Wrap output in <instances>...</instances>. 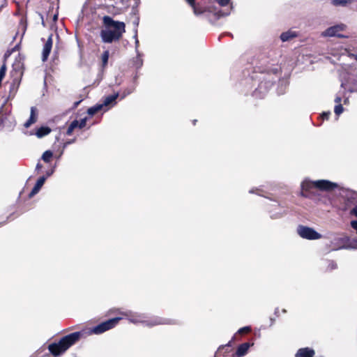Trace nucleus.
<instances>
[{
	"label": "nucleus",
	"instance_id": "obj_8",
	"mask_svg": "<svg viewBox=\"0 0 357 357\" xmlns=\"http://www.w3.org/2000/svg\"><path fill=\"white\" fill-rule=\"evenodd\" d=\"M337 183L327 180L314 181V188H318L321 190H331L337 188Z\"/></svg>",
	"mask_w": 357,
	"mask_h": 357
},
{
	"label": "nucleus",
	"instance_id": "obj_30",
	"mask_svg": "<svg viewBox=\"0 0 357 357\" xmlns=\"http://www.w3.org/2000/svg\"><path fill=\"white\" fill-rule=\"evenodd\" d=\"M133 62L136 68H141V66L143 64V60L142 59V58L139 57L135 58Z\"/></svg>",
	"mask_w": 357,
	"mask_h": 357
},
{
	"label": "nucleus",
	"instance_id": "obj_19",
	"mask_svg": "<svg viewBox=\"0 0 357 357\" xmlns=\"http://www.w3.org/2000/svg\"><path fill=\"white\" fill-rule=\"evenodd\" d=\"M51 131V128L48 126H41L36 130V135L38 138H42L50 134Z\"/></svg>",
	"mask_w": 357,
	"mask_h": 357
},
{
	"label": "nucleus",
	"instance_id": "obj_34",
	"mask_svg": "<svg viewBox=\"0 0 357 357\" xmlns=\"http://www.w3.org/2000/svg\"><path fill=\"white\" fill-rule=\"evenodd\" d=\"M328 268H330V270L335 269L337 268L336 263L334 261H330L328 264Z\"/></svg>",
	"mask_w": 357,
	"mask_h": 357
},
{
	"label": "nucleus",
	"instance_id": "obj_2",
	"mask_svg": "<svg viewBox=\"0 0 357 357\" xmlns=\"http://www.w3.org/2000/svg\"><path fill=\"white\" fill-rule=\"evenodd\" d=\"M111 312L116 313L123 317L128 318L132 323H143L149 327H153L158 325H174L177 324L178 321L175 319H165L159 317H155L150 320H142L140 315H132L130 312H121L118 309L111 310Z\"/></svg>",
	"mask_w": 357,
	"mask_h": 357
},
{
	"label": "nucleus",
	"instance_id": "obj_18",
	"mask_svg": "<svg viewBox=\"0 0 357 357\" xmlns=\"http://www.w3.org/2000/svg\"><path fill=\"white\" fill-rule=\"evenodd\" d=\"M296 357H312V349L307 347L299 349Z\"/></svg>",
	"mask_w": 357,
	"mask_h": 357
},
{
	"label": "nucleus",
	"instance_id": "obj_48",
	"mask_svg": "<svg viewBox=\"0 0 357 357\" xmlns=\"http://www.w3.org/2000/svg\"><path fill=\"white\" fill-rule=\"evenodd\" d=\"M139 44V40H136V45H137Z\"/></svg>",
	"mask_w": 357,
	"mask_h": 357
},
{
	"label": "nucleus",
	"instance_id": "obj_41",
	"mask_svg": "<svg viewBox=\"0 0 357 357\" xmlns=\"http://www.w3.org/2000/svg\"><path fill=\"white\" fill-rule=\"evenodd\" d=\"M75 141V139H74L73 140H70L69 142L64 143L63 147L65 148L68 144H70L74 142Z\"/></svg>",
	"mask_w": 357,
	"mask_h": 357
},
{
	"label": "nucleus",
	"instance_id": "obj_42",
	"mask_svg": "<svg viewBox=\"0 0 357 357\" xmlns=\"http://www.w3.org/2000/svg\"><path fill=\"white\" fill-rule=\"evenodd\" d=\"M3 124V115H0V126Z\"/></svg>",
	"mask_w": 357,
	"mask_h": 357
},
{
	"label": "nucleus",
	"instance_id": "obj_7",
	"mask_svg": "<svg viewBox=\"0 0 357 357\" xmlns=\"http://www.w3.org/2000/svg\"><path fill=\"white\" fill-rule=\"evenodd\" d=\"M27 29V19L26 16L22 15L20 20L17 30L13 37V40H15L19 35H20V40H22Z\"/></svg>",
	"mask_w": 357,
	"mask_h": 357
},
{
	"label": "nucleus",
	"instance_id": "obj_35",
	"mask_svg": "<svg viewBox=\"0 0 357 357\" xmlns=\"http://www.w3.org/2000/svg\"><path fill=\"white\" fill-rule=\"evenodd\" d=\"M351 215H354L357 218V205L355 206L350 211Z\"/></svg>",
	"mask_w": 357,
	"mask_h": 357
},
{
	"label": "nucleus",
	"instance_id": "obj_29",
	"mask_svg": "<svg viewBox=\"0 0 357 357\" xmlns=\"http://www.w3.org/2000/svg\"><path fill=\"white\" fill-rule=\"evenodd\" d=\"M225 349V347H220L215 353V357H234V355L222 356V351Z\"/></svg>",
	"mask_w": 357,
	"mask_h": 357
},
{
	"label": "nucleus",
	"instance_id": "obj_6",
	"mask_svg": "<svg viewBox=\"0 0 357 357\" xmlns=\"http://www.w3.org/2000/svg\"><path fill=\"white\" fill-rule=\"evenodd\" d=\"M346 25L344 24H339L327 29L324 32L322 33L324 36H337L338 38H347V36L340 33L345 29Z\"/></svg>",
	"mask_w": 357,
	"mask_h": 357
},
{
	"label": "nucleus",
	"instance_id": "obj_44",
	"mask_svg": "<svg viewBox=\"0 0 357 357\" xmlns=\"http://www.w3.org/2000/svg\"><path fill=\"white\" fill-rule=\"evenodd\" d=\"M130 93H131V91H128L126 93L124 92L123 95L122 96V98H123L124 97H126L127 95L130 94Z\"/></svg>",
	"mask_w": 357,
	"mask_h": 357
},
{
	"label": "nucleus",
	"instance_id": "obj_5",
	"mask_svg": "<svg viewBox=\"0 0 357 357\" xmlns=\"http://www.w3.org/2000/svg\"><path fill=\"white\" fill-rule=\"evenodd\" d=\"M83 336V331H77L62 337L59 342L66 351L70 347L78 342Z\"/></svg>",
	"mask_w": 357,
	"mask_h": 357
},
{
	"label": "nucleus",
	"instance_id": "obj_28",
	"mask_svg": "<svg viewBox=\"0 0 357 357\" xmlns=\"http://www.w3.org/2000/svg\"><path fill=\"white\" fill-rule=\"evenodd\" d=\"M15 82H13L10 86L9 96H14L17 92V86H15Z\"/></svg>",
	"mask_w": 357,
	"mask_h": 357
},
{
	"label": "nucleus",
	"instance_id": "obj_26",
	"mask_svg": "<svg viewBox=\"0 0 357 357\" xmlns=\"http://www.w3.org/2000/svg\"><path fill=\"white\" fill-rule=\"evenodd\" d=\"M53 153L50 151H45L42 155V160L45 162H50L52 158Z\"/></svg>",
	"mask_w": 357,
	"mask_h": 357
},
{
	"label": "nucleus",
	"instance_id": "obj_45",
	"mask_svg": "<svg viewBox=\"0 0 357 357\" xmlns=\"http://www.w3.org/2000/svg\"><path fill=\"white\" fill-rule=\"evenodd\" d=\"M57 19H58V15H54V17H53V20L54 22L57 21Z\"/></svg>",
	"mask_w": 357,
	"mask_h": 357
},
{
	"label": "nucleus",
	"instance_id": "obj_23",
	"mask_svg": "<svg viewBox=\"0 0 357 357\" xmlns=\"http://www.w3.org/2000/svg\"><path fill=\"white\" fill-rule=\"evenodd\" d=\"M75 128H79V121L77 120H74L70 123L66 130V135H71Z\"/></svg>",
	"mask_w": 357,
	"mask_h": 357
},
{
	"label": "nucleus",
	"instance_id": "obj_33",
	"mask_svg": "<svg viewBox=\"0 0 357 357\" xmlns=\"http://www.w3.org/2000/svg\"><path fill=\"white\" fill-rule=\"evenodd\" d=\"M230 0H216V2L221 6H225L229 3Z\"/></svg>",
	"mask_w": 357,
	"mask_h": 357
},
{
	"label": "nucleus",
	"instance_id": "obj_1",
	"mask_svg": "<svg viewBox=\"0 0 357 357\" xmlns=\"http://www.w3.org/2000/svg\"><path fill=\"white\" fill-rule=\"evenodd\" d=\"M102 21V27L100 32L102 41L105 43L119 41L126 32V24L123 22L116 21L109 15H105Z\"/></svg>",
	"mask_w": 357,
	"mask_h": 357
},
{
	"label": "nucleus",
	"instance_id": "obj_40",
	"mask_svg": "<svg viewBox=\"0 0 357 357\" xmlns=\"http://www.w3.org/2000/svg\"><path fill=\"white\" fill-rule=\"evenodd\" d=\"M190 6H192L194 3L195 2V0H185Z\"/></svg>",
	"mask_w": 357,
	"mask_h": 357
},
{
	"label": "nucleus",
	"instance_id": "obj_25",
	"mask_svg": "<svg viewBox=\"0 0 357 357\" xmlns=\"http://www.w3.org/2000/svg\"><path fill=\"white\" fill-rule=\"evenodd\" d=\"M231 342H229L226 345H222V347H225V349L222 351V356H227V355H234L235 354L232 353V349H231Z\"/></svg>",
	"mask_w": 357,
	"mask_h": 357
},
{
	"label": "nucleus",
	"instance_id": "obj_12",
	"mask_svg": "<svg viewBox=\"0 0 357 357\" xmlns=\"http://www.w3.org/2000/svg\"><path fill=\"white\" fill-rule=\"evenodd\" d=\"M297 232L303 238L312 240V228L300 225L297 227Z\"/></svg>",
	"mask_w": 357,
	"mask_h": 357
},
{
	"label": "nucleus",
	"instance_id": "obj_20",
	"mask_svg": "<svg viewBox=\"0 0 357 357\" xmlns=\"http://www.w3.org/2000/svg\"><path fill=\"white\" fill-rule=\"evenodd\" d=\"M252 331V328L250 326H244L241 328L237 333L234 335L231 339V341H234L237 340L238 335H243L250 333Z\"/></svg>",
	"mask_w": 357,
	"mask_h": 357
},
{
	"label": "nucleus",
	"instance_id": "obj_31",
	"mask_svg": "<svg viewBox=\"0 0 357 357\" xmlns=\"http://www.w3.org/2000/svg\"><path fill=\"white\" fill-rule=\"evenodd\" d=\"M86 121H87V119L84 118V119H81L80 121H79V129H82L83 128H84L86 126Z\"/></svg>",
	"mask_w": 357,
	"mask_h": 357
},
{
	"label": "nucleus",
	"instance_id": "obj_21",
	"mask_svg": "<svg viewBox=\"0 0 357 357\" xmlns=\"http://www.w3.org/2000/svg\"><path fill=\"white\" fill-rule=\"evenodd\" d=\"M109 56V50H105L102 52L101 57H100L101 68L102 70H104L107 66Z\"/></svg>",
	"mask_w": 357,
	"mask_h": 357
},
{
	"label": "nucleus",
	"instance_id": "obj_46",
	"mask_svg": "<svg viewBox=\"0 0 357 357\" xmlns=\"http://www.w3.org/2000/svg\"><path fill=\"white\" fill-rule=\"evenodd\" d=\"M344 84H345L342 82V83L341 84V86H342V88H344Z\"/></svg>",
	"mask_w": 357,
	"mask_h": 357
},
{
	"label": "nucleus",
	"instance_id": "obj_4",
	"mask_svg": "<svg viewBox=\"0 0 357 357\" xmlns=\"http://www.w3.org/2000/svg\"><path fill=\"white\" fill-rule=\"evenodd\" d=\"M122 319L121 317H116L110 319H108L105 321H103L97 326L93 327L90 330L91 334H101L103 333L110 329L114 328L119 322L120 320Z\"/></svg>",
	"mask_w": 357,
	"mask_h": 357
},
{
	"label": "nucleus",
	"instance_id": "obj_39",
	"mask_svg": "<svg viewBox=\"0 0 357 357\" xmlns=\"http://www.w3.org/2000/svg\"><path fill=\"white\" fill-rule=\"evenodd\" d=\"M320 234L317 231H314V239H318L320 238Z\"/></svg>",
	"mask_w": 357,
	"mask_h": 357
},
{
	"label": "nucleus",
	"instance_id": "obj_17",
	"mask_svg": "<svg viewBox=\"0 0 357 357\" xmlns=\"http://www.w3.org/2000/svg\"><path fill=\"white\" fill-rule=\"evenodd\" d=\"M334 101L336 103V105L335 106V108H334V112L337 116H339L344 111L343 107L340 103L342 101V96L340 95L337 94L336 96Z\"/></svg>",
	"mask_w": 357,
	"mask_h": 357
},
{
	"label": "nucleus",
	"instance_id": "obj_14",
	"mask_svg": "<svg viewBox=\"0 0 357 357\" xmlns=\"http://www.w3.org/2000/svg\"><path fill=\"white\" fill-rule=\"evenodd\" d=\"M38 113L37 109L35 107L31 108V114L29 119L24 123V126L26 128H29L32 124L37 121Z\"/></svg>",
	"mask_w": 357,
	"mask_h": 357
},
{
	"label": "nucleus",
	"instance_id": "obj_47",
	"mask_svg": "<svg viewBox=\"0 0 357 357\" xmlns=\"http://www.w3.org/2000/svg\"><path fill=\"white\" fill-rule=\"evenodd\" d=\"M351 56H354L356 59L357 60V56H354V54H351Z\"/></svg>",
	"mask_w": 357,
	"mask_h": 357
},
{
	"label": "nucleus",
	"instance_id": "obj_22",
	"mask_svg": "<svg viewBox=\"0 0 357 357\" xmlns=\"http://www.w3.org/2000/svg\"><path fill=\"white\" fill-rule=\"evenodd\" d=\"M119 93L110 95L108 96H106L103 100V106H108L112 102H115L116 99L118 98Z\"/></svg>",
	"mask_w": 357,
	"mask_h": 357
},
{
	"label": "nucleus",
	"instance_id": "obj_10",
	"mask_svg": "<svg viewBox=\"0 0 357 357\" xmlns=\"http://www.w3.org/2000/svg\"><path fill=\"white\" fill-rule=\"evenodd\" d=\"M53 35L50 34L44 44L43 52H42V60L43 61H46L50 56L51 52L52 45H53Z\"/></svg>",
	"mask_w": 357,
	"mask_h": 357
},
{
	"label": "nucleus",
	"instance_id": "obj_37",
	"mask_svg": "<svg viewBox=\"0 0 357 357\" xmlns=\"http://www.w3.org/2000/svg\"><path fill=\"white\" fill-rule=\"evenodd\" d=\"M351 226L352 227V228H354L356 231V233H357V221L356 220L351 221Z\"/></svg>",
	"mask_w": 357,
	"mask_h": 357
},
{
	"label": "nucleus",
	"instance_id": "obj_32",
	"mask_svg": "<svg viewBox=\"0 0 357 357\" xmlns=\"http://www.w3.org/2000/svg\"><path fill=\"white\" fill-rule=\"evenodd\" d=\"M330 114H331V112H324L321 114L319 118H320V119H321L323 121L325 119L327 120L328 119Z\"/></svg>",
	"mask_w": 357,
	"mask_h": 357
},
{
	"label": "nucleus",
	"instance_id": "obj_38",
	"mask_svg": "<svg viewBox=\"0 0 357 357\" xmlns=\"http://www.w3.org/2000/svg\"><path fill=\"white\" fill-rule=\"evenodd\" d=\"M82 101V100H79L78 101L75 102L73 103V106L72 109H76L79 106V105L81 103Z\"/></svg>",
	"mask_w": 357,
	"mask_h": 357
},
{
	"label": "nucleus",
	"instance_id": "obj_11",
	"mask_svg": "<svg viewBox=\"0 0 357 357\" xmlns=\"http://www.w3.org/2000/svg\"><path fill=\"white\" fill-rule=\"evenodd\" d=\"M48 350L54 356H61L66 352L59 341L50 344L48 345Z\"/></svg>",
	"mask_w": 357,
	"mask_h": 357
},
{
	"label": "nucleus",
	"instance_id": "obj_13",
	"mask_svg": "<svg viewBox=\"0 0 357 357\" xmlns=\"http://www.w3.org/2000/svg\"><path fill=\"white\" fill-rule=\"evenodd\" d=\"M254 343L250 342H245L240 344L237 348L235 356L237 357H242L245 356L248 353L249 348Z\"/></svg>",
	"mask_w": 357,
	"mask_h": 357
},
{
	"label": "nucleus",
	"instance_id": "obj_15",
	"mask_svg": "<svg viewBox=\"0 0 357 357\" xmlns=\"http://www.w3.org/2000/svg\"><path fill=\"white\" fill-rule=\"evenodd\" d=\"M45 181V177L42 176L38 179L36 181L35 185L33 186V189L31 190V192L29 195V197L31 198L33 197L38 192L41 187L43 185Z\"/></svg>",
	"mask_w": 357,
	"mask_h": 357
},
{
	"label": "nucleus",
	"instance_id": "obj_43",
	"mask_svg": "<svg viewBox=\"0 0 357 357\" xmlns=\"http://www.w3.org/2000/svg\"><path fill=\"white\" fill-rule=\"evenodd\" d=\"M42 167H43L42 165H41V164H40V163H38V164L36 165V170H39V169H40Z\"/></svg>",
	"mask_w": 357,
	"mask_h": 357
},
{
	"label": "nucleus",
	"instance_id": "obj_3",
	"mask_svg": "<svg viewBox=\"0 0 357 357\" xmlns=\"http://www.w3.org/2000/svg\"><path fill=\"white\" fill-rule=\"evenodd\" d=\"M190 7L192 8L193 13L195 15L199 16L204 15L211 23H214L221 17L226 16L229 14V13H224L221 10L213 12L210 10L209 7L205 6L200 3H196V1Z\"/></svg>",
	"mask_w": 357,
	"mask_h": 357
},
{
	"label": "nucleus",
	"instance_id": "obj_16",
	"mask_svg": "<svg viewBox=\"0 0 357 357\" xmlns=\"http://www.w3.org/2000/svg\"><path fill=\"white\" fill-rule=\"evenodd\" d=\"M298 34L296 31L289 30L287 31L283 32L280 35V39L283 42L291 40V39L297 37Z\"/></svg>",
	"mask_w": 357,
	"mask_h": 357
},
{
	"label": "nucleus",
	"instance_id": "obj_24",
	"mask_svg": "<svg viewBox=\"0 0 357 357\" xmlns=\"http://www.w3.org/2000/svg\"><path fill=\"white\" fill-rule=\"evenodd\" d=\"M102 107H103V105L100 104V105H96L93 107H89L87 109V114L90 116H93L94 114H96V113L100 112L102 109Z\"/></svg>",
	"mask_w": 357,
	"mask_h": 357
},
{
	"label": "nucleus",
	"instance_id": "obj_9",
	"mask_svg": "<svg viewBox=\"0 0 357 357\" xmlns=\"http://www.w3.org/2000/svg\"><path fill=\"white\" fill-rule=\"evenodd\" d=\"M301 195L304 197H310L312 195V181L310 179L303 181L301 185Z\"/></svg>",
	"mask_w": 357,
	"mask_h": 357
},
{
	"label": "nucleus",
	"instance_id": "obj_36",
	"mask_svg": "<svg viewBox=\"0 0 357 357\" xmlns=\"http://www.w3.org/2000/svg\"><path fill=\"white\" fill-rule=\"evenodd\" d=\"M9 216L6 217V219L0 221V227L4 226L8 222Z\"/></svg>",
	"mask_w": 357,
	"mask_h": 357
},
{
	"label": "nucleus",
	"instance_id": "obj_27",
	"mask_svg": "<svg viewBox=\"0 0 357 357\" xmlns=\"http://www.w3.org/2000/svg\"><path fill=\"white\" fill-rule=\"evenodd\" d=\"M351 1V0H332V3L335 6H344Z\"/></svg>",
	"mask_w": 357,
	"mask_h": 357
}]
</instances>
